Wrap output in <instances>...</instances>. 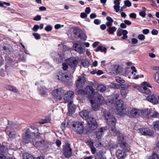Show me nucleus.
Wrapping results in <instances>:
<instances>
[{"label": "nucleus", "instance_id": "obj_1", "mask_svg": "<svg viewBox=\"0 0 159 159\" xmlns=\"http://www.w3.org/2000/svg\"><path fill=\"white\" fill-rule=\"evenodd\" d=\"M116 109L121 115H127L133 117L136 116L139 113V111L134 108H130L127 111L126 104L122 100H120L116 102Z\"/></svg>", "mask_w": 159, "mask_h": 159}, {"label": "nucleus", "instance_id": "obj_2", "mask_svg": "<svg viewBox=\"0 0 159 159\" xmlns=\"http://www.w3.org/2000/svg\"><path fill=\"white\" fill-rule=\"evenodd\" d=\"M103 116L107 120L109 125L111 126V130L116 134H120V132L115 128L116 120L114 116L108 111H105L103 112Z\"/></svg>", "mask_w": 159, "mask_h": 159}, {"label": "nucleus", "instance_id": "obj_3", "mask_svg": "<svg viewBox=\"0 0 159 159\" xmlns=\"http://www.w3.org/2000/svg\"><path fill=\"white\" fill-rule=\"evenodd\" d=\"M84 124L82 121L73 122L72 124L73 130L77 134H82L84 130Z\"/></svg>", "mask_w": 159, "mask_h": 159}, {"label": "nucleus", "instance_id": "obj_4", "mask_svg": "<svg viewBox=\"0 0 159 159\" xmlns=\"http://www.w3.org/2000/svg\"><path fill=\"white\" fill-rule=\"evenodd\" d=\"M64 93V90L61 88H59L53 90L52 92V94L54 98L61 101L62 100Z\"/></svg>", "mask_w": 159, "mask_h": 159}, {"label": "nucleus", "instance_id": "obj_5", "mask_svg": "<svg viewBox=\"0 0 159 159\" xmlns=\"http://www.w3.org/2000/svg\"><path fill=\"white\" fill-rule=\"evenodd\" d=\"M142 87L139 88V91L141 93L146 94H148L151 92V90L148 87L152 88L150 84L147 82H144L141 84Z\"/></svg>", "mask_w": 159, "mask_h": 159}, {"label": "nucleus", "instance_id": "obj_6", "mask_svg": "<svg viewBox=\"0 0 159 159\" xmlns=\"http://www.w3.org/2000/svg\"><path fill=\"white\" fill-rule=\"evenodd\" d=\"M74 93L73 91L69 90L64 94L63 99L65 103L73 102Z\"/></svg>", "mask_w": 159, "mask_h": 159}, {"label": "nucleus", "instance_id": "obj_7", "mask_svg": "<svg viewBox=\"0 0 159 159\" xmlns=\"http://www.w3.org/2000/svg\"><path fill=\"white\" fill-rule=\"evenodd\" d=\"M35 136V134L30 132L29 129H28L25 134L24 137L23 141L25 143H28L31 141V139L34 138L33 137Z\"/></svg>", "mask_w": 159, "mask_h": 159}, {"label": "nucleus", "instance_id": "obj_8", "mask_svg": "<svg viewBox=\"0 0 159 159\" xmlns=\"http://www.w3.org/2000/svg\"><path fill=\"white\" fill-rule=\"evenodd\" d=\"M88 127L91 129H95L97 127V124L95 119L93 117H90L87 120Z\"/></svg>", "mask_w": 159, "mask_h": 159}, {"label": "nucleus", "instance_id": "obj_9", "mask_svg": "<svg viewBox=\"0 0 159 159\" xmlns=\"http://www.w3.org/2000/svg\"><path fill=\"white\" fill-rule=\"evenodd\" d=\"M66 62L71 68L73 70L72 71V72H73L78 64V62L77 60L75 58L72 57L67 59Z\"/></svg>", "mask_w": 159, "mask_h": 159}, {"label": "nucleus", "instance_id": "obj_10", "mask_svg": "<svg viewBox=\"0 0 159 159\" xmlns=\"http://www.w3.org/2000/svg\"><path fill=\"white\" fill-rule=\"evenodd\" d=\"M64 155L66 158H69L71 155V149L70 148V145L69 144H66L63 149Z\"/></svg>", "mask_w": 159, "mask_h": 159}, {"label": "nucleus", "instance_id": "obj_11", "mask_svg": "<svg viewBox=\"0 0 159 159\" xmlns=\"http://www.w3.org/2000/svg\"><path fill=\"white\" fill-rule=\"evenodd\" d=\"M116 34L117 36H120L123 34V36L121 37V39H125L128 38L127 35L128 32L126 30H122L119 28L117 30Z\"/></svg>", "mask_w": 159, "mask_h": 159}, {"label": "nucleus", "instance_id": "obj_12", "mask_svg": "<svg viewBox=\"0 0 159 159\" xmlns=\"http://www.w3.org/2000/svg\"><path fill=\"white\" fill-rule=\"evenodd\" d=\"M116 155L118 159H124L126 156V153L124 150H118L116 152Z\"/></svg>", "mask_w": 159, "mask_h": 159}, {"label": "nucleus", "instance_id": "obj_13", "mask_svg": "<svg viewBox=\"0 0 159 159\" xmlns=\"http://www.w3.org/2000/svg\"><path fill=\"white\" fill-rule=\"evenodd\" d=\"M139 132L142 134L144 135H152L153 132L150 129L147 128H143L139 129Z\"/></svg>", "mask_w": 159, "mask_h": 159}, {"label": "nucleus", "instance_id": "obj_14", "mask_svg": "<svg viewBox=\"0 0 159 159\" xmlns=\"http://www.w3.org/2000/svg\"><path fill=\"white\" fill-rule=\"evenodd\" d=\"M62 74L61 73V74L57 76V77H58L57 78L58 79L61 81L66 82H70L71 80L70 78V77H69L68 75H66L63 74L62 75H61Z\"/></svg>", "mask_w": 159, "mask_h": 159}, {"label": "nucleus", "instance_id": "obj_15", "mask_svg": "<svg viewBox=\"0 0 159 159\" xmlns=\"http://www.w3.org/2000/svg\"><path fill=\"white\" fill-rule=\"evenodd\" d=\"M90 102L91 104V106L93 110L96 111L98 110L99 108V104L97 100L90 99Z\"/></svg>", "mask_w": 159, "mask_h": 159}, {"label": "nucleus", "instance_id": "obj_16", "mask_svg": "<svg viewBox=\"0 0 159 159\" xmlns=\"http://www.w3.org/2000/svg\"><path fill=\"white\" fill-rule=\"evenodd\" d=\"M73 48L74 50L79 52L80 54L84 52V49L82 48L81 45L77 43H74L73 45Z\"/></svg>", "mask_w": 159, "mask_h": 159}, {"label": "nucleus", "instance_id": "obj_17", "mask_svg": "<svg viewBox=\"0 0 159 159\" xmlns=\"http://www.w3.org/2000/svg\"><path fill=\"white\" fill-rule=\"evenodd\" d=\"M118 139L119 143L120 144V147L122 148L125 149L126 143L124 142V138L122 134H121L118 137Z\"/></svg>", "mask_w": 159, "mask_h": 159}, {"label": "nucleus", "instance_id": "obj_18", "mask_svg": "<svg viewBox=\"0 0 159 159\" xmlns=\"http://www.w3.org/2000/svg\"><path fill=\"white\" fill-rule=\"evenodd\" d=\"M12 132L11 126L8 125L6 128V133L10 138L14 139L16 137V135L14 133H12Z\"/></svg>", "mask_w": 159, "mask_h": 159}, {"label": "nucleus", "instance_id": "obj_19", "mask_svg": "<svg viewBox=\"0 0 159 159\" xmlns=\"http://www.w3.org/2000/svg\"><path fill=\"white\" fill-rule=\"evenodd\" d=\"M147 100L149 102L153 104H157L158 102V100L156 98L154 95L148 96L147 98Z\"/></svg>", "mask_w": 159, "mask_h": 159}, {"label": "nucleus", "instance_id": "obj_20", "mask_svg": "<svg viewBox=\"0 0 159 159\" xmlns=\"http://www.w3.org/2000/svg\"><path fill=\"white\" fill-rule=\"evenodd\" d=\"M80 114L81 116L84 119L87 120L90 117L89 116V112L86 110L80 112Z\"/></svg>", "mask_w": 159, "mask_h": 159}, {"label": "nucleus", "instance_id": "obj_21", "mask_svg": "<svg viewBox=\"0 0 159 159\" xmlns=\"http://www.w3.org/2000/svg\"><path fill=\"white\" fill-rule=\"evenodd\" d=\"M68 110L70 114H72L75 112V107L73 103V102H70L68 104Z\"/></svg>", "mask_w": 159, "mask_h": 159}, {"label": "nucleus", "instance_id": "obj_22", "mask_svg": "<svg viewBox=\"0 0 159 159\" xmlns=\"http://www.w3.org/2000/svg\"><path fill=\"white\" fill-rule=\"evenodd\" d=\"M76 86L78 88H81L84 84V80L79 77L76 81Z\"/></svg>", "mask_w": 159, "mask_h": 159}, {"label": "nucleus", "instance_id": "obj_23", "mask_svg": "<svg viewBox=\"0 0 159 159\" xmlns=\"http://www.w3.org/2000/svg\"><path fill=\"white\" fill-rule=\"evenodd\" d=\"M53 60L58 63L61 62L63 60L62 56L59 54L55 53L53 56Z\"/></svg>", "mask_w": 159, "mask_h": 159}, {"label": "nucleus", "instance_id": "obj_24", "mask_svg": "<svg viewBox=\"0 0 159 159\" xmlns=\"http://www.w3.org/2000/svg\"><path fill=\"white\" fill-rule=\"evenodd\" d=\"M105 131V130L104 129L101 128L98 131L96 132V136L98 139H100L101 138Z\"/></svg>", "mask_w": 159, "mask_h": 159}, {"label": "nucleus", "instance_id": "obj_25", "mask_svg": "<svg viewBox=\"0 0 159 159\" xmlns=\"http://www.w3.org/2000/svg\"><path fill=\"white\" fill-rule=\"evenodd\" d=\"M151 114L152 117L159 118V113L154 108L151 109Z\"/></svg>", "mask_w": 159, "mask_h": 159}, {"label": "nucleus", "instance_id": "obj_26", "mask_svg": "<svg viewBox=\"0 0 159 159\" xmlns=\"http://www.w3.org/2000/svg\"><path fill=\"white\" fill-rule=\"evenodd\" d=\"M44 140L41 139L40 141H36L35 143L34 144L35 147H42L44 145Z\"/></svg>", "mask_w": 159, "mask_h": 159}, {"label": "nucleus", "instance_id": "obj_27", "mask_svg": "<svg viewBox=\"0 0 159 159\" xmlns=\"http://www.w3.org/2000/svg\"><path fill=\"white\" fill-rule=\"evenodd\" d=\"M47 89L43 86H41L39 88V93L41 95H44L46 94L47 92Z\"/></svg>", "mask_w": 159, "mask_h": 159}, {"label": "nucleus", "instance_id": "obj_28", "mask_svg": "<svg viewBox=\"0 0 159 159\" xmlns=\"http://www.w3.org/2000/svg\"><path fill=\"white\" fill-rule=\"evenodd\" d=\"M106 19L107 20L106 23V25L107 27L111 26L112 25V23L113 22V19L110 16H107L106 17Z\"/></svg>", "mask_w": 159, "mask_h": 159}, {"label": "nucleus", "instance_id": "obj_29", "mask_svg": "<svg viewBox=\"0 0 159 159\" xmlns=\"http://www.w3.org/2000/svg\"><path fill=\"white\" fill-rule=\"evenodd\" d=\"M116 29L117 28L116 27L110 26L108 27V28L107 29V31L110 34H112L114 32L116 31Z\"/></svg>", "mask_w": 159, "mask_h": 159}, {"label": "nucleus", "instance_id": "obj_30", "mask_svg": "<svg viewBox=\"0 0 159 159\" xmlns=\"http://www.w3.org/2000/svg\"><path fill=\"white\" fill-rule=\"evenodd\" d=\"M23 159H34L32 156L28 153H26L23 154Z\"/></svg>", "mask_w": 159, "mask_h": 159}, {"label": "nucleus", "instance_id": "obj_31", "mask_svg": "<svg viewBox=\"0 0 159 159\" xmlns=\"http://www.w3.org/2000/svg\"><path fill=\"white\" fill-rule=\"evenodd\" d=\"M89 65V61L86 59L82 60L81 62V66L88 67Z\"/></svg>", "mask_w": 159, "mask_h": 159}, {"label": "nucleus", "instance_id": "obj_32", "mask_svg": "<svg viewBox=\"0 0 159 159\" xmlns=\"http://www.w3.org/2000/svg\"><path fill=\"white\" fill-rule=\"evenodd\" d=\"M153 128L155 130L159 131V121H154L153 123Z\"/></svg>", "mask_w": 159, "mask_h": 159}, {"label": "nucleus", "instance_id": "obj_33", "mask_svg": "<svg viewBox=\"0 0 159 159\" xmlns=\"http://www.w3.org/2000/svg\"><path fill=\"white\" fill-rule=\"evenodd\" d=\"M97 89L102 92L106 90V87L103 85L100 84L98 86Z\"/></svg>", "mask_w": 159, "mask_h": 159}, {"label": "nucleus", "instance_id": "obj_34", "mask_svg": "<svg viewBox=\"0 0 159 159\" xmlns=\"http://www.w3.org/2000/svg\"><path fill=\"white\" fill-rule=\"evenodd\" d=\"M6 88L7 89L14 92H17L18 91L16 87L10 85H7L6 87Z\"/></svg>", "mask_w": 159, "mask_h": 159}, {"label": "nucleus", "instance_id": "obj_35", "mask_svg": "<svg viewBox=\"0 0 159 159\" xmlns=\"http://www.w3.org/2000/svg\"><path fill=\"white\" fill-rule=\"evenodd\" d=\"M82 31L79 28L76 27L74 28L73 30V32L74 34L76 35H78V36Z\"/></svg>", "mask_w": 159, "mask_h": 159}, {"label": "nucleus", "instance_id": "obj_36", "mask_svg": "<svg viewBox=\"0 0 159 159\" xmlns=\"http://www.w3.org/2000/svg\"><path fill=\"white\" fill-rule=\"evenodd\" d=\"M142 112L144 116H148L150 113H151V111L150 110L148 109V108L143 110Z\"/></svg>", "mask_w": 159, "mask_h": 159}, {"label": "nucleus", "instance_id": "obj_37", "mask_svg": "<svg viewBox=\"0 0 159 159\" xmlns=\"http://www.w3.org/2000/svg\"><path fill=\"white\" fill-rule=\"evenodd\" d=\"M107 50V48H106L103 47L102 46H99L95 50V51L96 52L99 51H101V52H103L106 51Z\"/></svg>", "mask_w": 159, "mask_h": 159}, {"label": "nucleus", "instance_id": "obj_38", "mask_svg": "<svg viewBox=\"0 0 159 159\" xmlns=\"http://www.w3.org/2000/svg\"><path fill=\"white\" fill-rule=\"evenodd\" d=\"M154 79L155 81L159 84V70L155 73L154 75Z\"/></svg>", "mask_w": 159, "mask_h": 159}, {"label": "nucleus", "instance_id": "obj_39", "mask_svg": "<svg viewBox=\"0 0 159 159\" xmlns=\"http://www.w3.org/2000/svg\"><path fill=\"white\" fill-rule=\"evenodd\" d=\"M120 93L122 96L125 98L128 93V91L125 89H121Z\"/></svg>", "mask_w": 159, "mask_h": 159}, {"label": "nucleus", "instance_id": "obj_40", "mask_svg": "<svg viewBox=\"0 0 159 159\" xmlns=\"http://www.w3.org/2000/svg\"><path fill=\"white\" fill-rule=\"evenodd\" d=\"M87 89L89 93L93 95H94L95 93V91L94 89L91 86H89L87 87Z\"/></svg>", "mask_w": 159, "mask_h": 159}, {"label": "nucleus", "instance_id": "obj_41", "mask_svg": "<svg viewBox=\"0 0 159 159\" xmlns=\"http://www.w3.org/2000/svg\"><path fill=\"white\" fill-rule=\"evenodd\" d=\"M147 159H159V156L157 154L153 153L151 156L149 157Z\"/></svg>", "mask_w": 159, "mask_h": 159}, {"label": "nucleus", "instance_id": "obj_42", "mask_svg": "<svg viewBox=\"0 0 159 159\" xmlns=\"http://www.w3.org/2000/svg\"><path fill=\"white\" fill-rule=\"evenodd\" d=\"M78 36L81 39H83L84 40H86V36L84 33L82 32V31L80 33Z\"/></svg>", "mask_w": 159, "mask_h": 159}, {"label": "nucleus", "instance_id": "obj_43", "mask_svg": "<svg viewBox=\"0 0 159 159\" xmlns=\"http://www.w3.org/2000/svg\"><path fill=\"white\" fill-rule=\"evenodd\" d=\"M116 80L117 83L120 84H123L125 82V81L124 80L118 77H116Z\"/></svg>", "mask_w": 159, "mask_h": 159}, {"label": "nucleus", "instance_id": "obj_44", "mask_svg": "<svg viewBox=\"0 0 159 159\" xmlns=\"http://www.w3.org/2000/svg\"><path fill=\"white\" fill-rule=\"evenodd\" d=\"M87 92L85 90L83 89L79 90L77 91V93L79 95H85L87 94Z\"/></svg>", "mask_w": 159, "mask_h": 159}, {"label": "nucleus", "instance_id": "obj_45", "mask_svg": "<svg viewBox=\"0 0 159 159\" xmlns=\"http://www.w3.org/2000/svg\"><path fill=\"white\" fill-rule=\"evenodd\" d=\"M4 5H6L7 6H10L11 5V4L8 2H2L1 1H0V7L6 8V7L4 6Z\"/></svg>", "mask_w": 159, "mask_h": 159}, {"label": "nucleus", "instance_id": "obj_46", "mask_svg": "<svg viewBox=\"0 0 159 159\" xmlns=\"http://www.w3.org/2000/svg\"><path fill=\"white\" fill-rule=\"evenodd\" d=\"M125 6L128 7H129L131 6V3L129 0H126L124 2Z\"/></svg>", "mask_w": 159, "mask_h": 159}, {"label": "nucleus", "instance_id": "obj_47", "mask_svg": "<svg viewBox=\"0 0 159 159\" xmlns=\"http://www.w3.org/2000/svg\"><path fill=\"white\" fill-rule=\"evenodd\" d=\"M145 38V36L143 34H140L138 36V39L141 41H143Z\"/></svg>", "mask_w": 159, "mask_h": 159}, {"label": "nucleus", "instance_id": "obj_48", "mask_svg": "<svg viewBox=\"0 0 159 159\" xmlns=\"http://www.w3.org/2000/svg\"><path fill=\"white\" fill-rule=\"evenodd\" d=\"M95 159H105L102 155L100 153H98L97 155L95 156Z\"/></svg>", "mask_w": 159, "mask_h": 159}, {"label": "nucleus", "instance_id": "obj_49", "mask_svg": "<svg viewBox=\"0 0 159 159\" xmlns=\"http://www.w3.org/2000/svg\"><path fill=\"white\" fill-rule=\"evenodd\" d=\"M111 86L113 88L119 89L120 88V85L115 83H113L111 84Z\"/></svg>", "mask_w": 159, "mask_h": 159}, {"label": "nucleus", "instance_id": "obj_50", "mask_svg": "<svg viewBox=\"0 0 159 159\" xmlns=\"http://www.w3.org/2000/svg\"><path fill=\"white\" fill-rule=\"evenodd\" d=\"M52 27L50 25H48L45 28V30L47 31H50L52 30Z\"/></svg>", "mask_w": 159, "mask_h": 159}, {"label": "nucleus", "instance_id": "obj_51", "mask_svg": "<svg viewBox=\"0 0 159 159\" xmlns=\"http://www.w3.org/2000/svg\"><path fill=\"white\" fill-rule=\"evenodd\" d=\"M139 15L143 17H144L146 15L145 11H141L139 12Z\"/></svg>", "mask_w": 159, "mask_h": 159}, {"label": "nucleus", "instance_id": "obj_52", "mask_svg": "<svg viewBox=\"0 0 159 159\" xmlns=\"http://www.w3.org/2000/svg\"><path fill=\"white\" fill-rule=\"evenodd\" d=\"M33 35L34 36L35 38L36 39H39L40 38V35L39 34L37 33H33Z\"/></svg>", "mask_w": 159, "mask_h": 159}, {"label": "nucleus", "instance_id": "obj_53", "mask_svg": "<svg viewBox=\"0 0 159 159\" xmlns=\"http://www.w3.org/2000/svg\"><path fill=\"white\" fill-rule=\"evenodd\" d=\"M50 121V120L49 119L48 120L47 119H45L42 120L41 121H39V122L40 124H43L49 122Z\"/></svg>", "mask_w": 159, "mask_h": 159}, {"label": "nucleus", "instance_id": "obj_54", "mask_svg": "<svg viewBox=\"0 0 159 159\" xmlns=\"http://www.w3.org/2000/svg\"><path fill=\"white\" fill-rule=\"evenodd\" d=\"M67 125L66 124L65 121H63L61 124V128L63 130L65 129L66 127L67 126Z\"/></svg>", "mask_w": 159, "mask_h": 159}, {"label": "nucleus", "instance_id": "obj_55", "mask_svg": "<svg viewBox=\"0 0 159 159\" xmlns=\"http://www.w3.org/2000/svg\"><path fill=\"white\" fill-rule=\"evenodd\" d=\"M113 7L116 12H117L119 11L120 6L114 5Z\"/></svg>", "mask_w": 159, "mask_h": 159}, {"label": "nucleus", "instance_id": "obj_56", "mask_svg": "<svg viewBox=\"0 0 159 159\" xmlns=\"http://www.w3.org/2000/svg\"><path fill=\"white\" fill-rule=\"evenodd\" d=\"M0 75L2 77H4L5 73L4 70L2 68L0 69Z\"/></svg>", "mask_w": 159, "mask_h": 159}, {"label": "nucleus", "instance_id": "obj_57", "mask_svg": "<svg viewBox=\"0 0 159 159\" xmlns=\"http://www.w3.org/2000/svg\"><path fill=\"white\" fill-rule=\"evenodd\" d=\"M41 16L39 15H38L34 18L33 20L36 21H39L41 20Z\"/></svg>", "mask_w": 159, "mask_h": 159}, {"label": "nucleus", "instance_id": "obj_58", "mask_svg": "<svg viewBox=\"0 0 159 159\" xmlns=\"http://www.w3.org/2000/svg\"><path fill=\"white\" fill-rule=\"evenodd\" d=\"M151 33L153 35H157L158 34V31L156 30L153 29Z\"/></svg>", "mask_w": 159, "mask_h": 159}, {"label": "nucleus", "instance_id": "obj_59", "mask_svg": "<svg viewBox=\"0 0 159 159\" xmlns=\"http://www.w3.org/2000/svg\"><path fill=\"white\" fill-rule=\"evenodd\" d=\"M39 28V26L38 25H34L32 28L33 30L35 32L37 31Z\"/></svg>", "mask_w": 159, "mask_h": 159}, {"label": "nucleus", "instance_id": "obj_60", "mask_svg": "<svg viewBox=\"0 0 159 159\" xmlns=\"http://www.w3.org/2000/svg\"><path fill=\"white\" fill-rule=\"evenodd\" d=\"M88 144L90 148L94 147L93 143L92 140H89L88 141Z\"/></svg>", "mask_w": 159, "mask_h": 159}, {"label": "nucleus", "instance_id": "obj_61", "mask_svg": "<svg viewBox=\"0 0 159 159\" xmlns=\"http://www.w3.org/2000/svg\"><path fill=\"white\" fill-rule=\"evenodd\" d=\"M129 16L130 18H132L134 19L136 18V14L135 13H132L130 14Z\"/></svg>", "mask_w": 159, "mask_h": 159}, {"label": "nucleus", "instance_id": "obj_62", "mask_svg": "<svg viewBox=\"0 0 159 159\" xmlns=\"http://www.w3.org/2000/svg\"><path fill=\"white\" fill-rule=\"evenodd\" d=\"M95 145L97 147H99L101 146V143L98 141H96L94 142Z\"/></svg>", "mask_w": 159, "mask_h": 159}, {"label": "nucleus", "instance_id": "obj_63", "mask_svg": "<svg viewBox=\"0 0 159 159\" xmlns=\"http://www.w3.org/2000/svg\"><path fill=\"white\" fill-rule=\"evenodd\" d=\"M101 20L99 19H95L94 20V23L96 25H99L101 23Z\"/></svg>", "mask_w": 159, "mask_h": 159}, {"label": "nucleus", "instance_id": "obj_64", "mask_svg": "<svg viewBox=\"0 0 159 159\" xmlns=\"http://www.w3.org/2000/svg\"><path fill=\"white\" fill-rule=\"evenodd\" d=\"M63 69L64 70H66L68 67V65L65 63H62Z\"/></svg>", "mask_w": 159, "mask_h": 159}]
</instances>
